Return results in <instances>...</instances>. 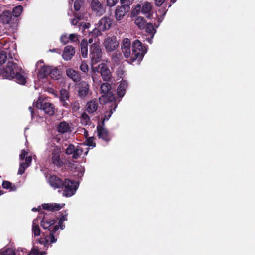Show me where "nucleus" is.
Instances as JSON below:
<instances>
[{
    "mask_svg": "<svg viewBox=\"0 0 255 255\" xmlns=\"http://www.w3.org/2000/svg\"><path fill=\"white\" fill-rule=\"evenodd\" d=\"M70 107H71L73 112H76L78 111L80 108L79 103L78 101H75L72 103H71Z\"/></svg>",
    "mask_w": 255,
    "mask_h": 255,
    "instance_id": "nucleus-48",
    "label": "nucleus"
},
{
    "mask_svg": "<svg viewBox=\"0 0 255 255\" xmlns=\"http://www.w3.org/2000/svg\"><path fill=\"white\" fill-rule=\"evenodd\" d=\"M129 11V8L127 6H118L115 11L116 19L117 21L122 20Z\"/></svg>",
    "mask_w": 255,
    "mask_h": 255,
    "instance_id": "nucleus-17",
    "label": "nucleus"
},
{
    "mask_svg": "<svg viewBox=\"0 0 255 255\" xmlns=\"http://www.w3.org/2000/svg\"><path fill=\"white\" fill-rule=\"evenodd\" d=\"M92 42H93V39H92V38H90V39H89V40H88V43H92Z\"/></svg>",
    "mask_w": 255,
    "mask_h": 255,
    "instance_id": "nucleus-63",
    "label": "nucleus"
},
{
    "mask_svg": "<svg viewBox=\"0 0 255 255\" xmlns=\"http://www.w3.org/2000/svg\"><path fill=\"white\" fill-rule=\"evenodd\" d=\"M141 12L143 14H146V16L148 18H150L152 15L150 12L152 9V5L150 3L146 2L143 4L142 6H141Z\"/></svg>",
    "mask_w": 255,
    "mask_h": 255,
    "instance_id": "nucleus-27",
    "label": "nucleus"
},
{
    "mask_svg": "<svg viewBox=\"0 0 255 255\" xmlns=\"http://www.w3.org/2000/svg\"><path fill=\"white\" fill-rule=\"evenodd\" d=\"M57 131L59 133L64 134L71 131L69 124L65 121L60 122L57 127Z\"/></svg>",
    "mask_w": 255,
    "mask_h": 255,
    "instance_id": "nucleus-22",
    "label": "nucleus"
},
{
    "mask_svg": "<svg viewBox=\"0 0 255 255\" xmlns=\"http://www.w3.org/2000/svg\"><path fill=\"white\" fill-rule=\"evenodd\" d=\"M112 25V20L109 17H104L98 22V28L101 31H104L110 29Z\"/></svg>",
    "mask_w": 255,
    "mask_h": 255,
    "instance_id": "nucleus-15",
    "label": "nucleus"
},
{
    "mask_svg": "<svg viewBox=\"0 0 255 255\" xmlns=\"http://www.w3.org/2000/svg\"><path fill=\"white\" fill-rule=\"evenodd\" d=\"M29 111L31 112L32 117H33V113H34V111H33V108L31 107H29Z\"/></svg>",
    "mask_w": 255,
    "mask_h": 255,
    "instance_id": "nucleus-62",
    "label": "nucleus"
},
{
    "mask_svg": "<svg viewBox=\"0 0 255 255\" xmlns=\"http://www.w3.org/2000/svg\"><path fill=\"white\" fill-rule=\"evenodd\" d=\"M98 108V104L96 100H92L86 104V110L89 113L95 112Z\"/></svg>",
    "mask_w": 255,
    "mask_h": 255,
    "instance_id": "nucleus-28",
    "label": "nucleus"
},
{
    "mask_svg": "<svg viewBox=\"0 0 255 255\" xmlns=\"http://www.w3.org/2000/svg\"><path fill=\"white\" fill-rule=\"evenodd\" d=\"M104 45L106 50L108 52H112L117 49L119 42L115 36L107 37L104 42Z\"/></svg>",
    "mask_w": 255,
    "mask_h": 255,
    "instance_id": "nucleus-10",
    "label": "nucleus"
},
{
    "mask_svg": "<svg viewBox=\"0 0 255 255\" xmlns=\"http://www.w3.org/2000/svg\"><path fill=\"white\" fill-rule=\"evenodd\" d=\"M122 52L125 58H128L129 62L132 63L137 61L141 62L145 53L147 52V48L139 40H134L132 44V52L130 47L127 48H122Z\"/></svg>",
    "mask_w": 255,
    "mask_h": 255,
    "instance_id": "nucleus-1",
    "label": "nucleus"
},
{
    "mask_svg": "<svg viewBox=\"0 0 255 255\" xmlns=\"http://www.w3.org/2000/svg\"><path fill=\"white\" fill-rule=\"evenodd\" d=\"M1 255H15V252L12 249L7 248L2 252Z\"/></svg>",
    "mask_w": 255,
    "mask_h": 255,
    "instance_id": "nucleus-45",
    "label": "nucleus"
},
{
    "mask_svg": "<svg viewBox=\"0 0 255 255\" xmlns=\"http://www.w3.org/2000/svg\"><path fill=\"white\" fill-rule=\"evenodd\" d=\"M104 126L101 124H98L97 126V130L98 136L99 138L108 142L110 140V137L109 136L108 130L103 127Z\"/></svg>",
    "mask_w": 255,
    "mask_h": 255,
    "instance_id": "nucleus-14",
    "label": "nucleus"
},
{
    "mask_svg": "<svg viewBox=\"0 0 255 255\" xmlns=\"http://www.w3.org/2000/svg\"><path fill=\"white\" fill-rule=\"evenodd\" d=\"M148 42L149 43H150V44H151L152 42V40L151 39L148 38Z\"/></svg>",
    "mask_w": 255,
    "mask_h": 255,
    "instance_id": "nucleus-64",
    "label": "nucleus"
},
{
    "mask_svg": "<svg viewBox=\"0 0 255 255\" xmlns=\"http://www.w3.org/2000/svg\"><path fill=\"white\" fill-rule=\"evenodd\" d=\"M35 106L38 109L42 110L44 113L50 116H53L55 112L53 104L46 101L45 99L39 98L35 102Z\"/></svg>",
    "mask_w": 255,
    "mask_h": 255,
    "instance_id": "nucleus-5",
    "label": "nucleus"
},
{
    "mask_svg": "<svg viewBox=\"0 0 255 255\" xmlns=\"http://www.w3.org/2000/svg\"><path fill=\"white\" fill-rule=\"evenodd\" d=\"M60 41L64 45L66 44L69 42V36H67L66 34H63L60 37Z\"/></svg>",
    "mask_w": 255,
    "mask_h": 255,
    "instance_id": "nucleus-50",
    "label": "nucleus"
},
{
    "mask_svg": "<svg viewBox=\"0 0 255 255\" xmlns=\"http://www.w3.org/2000/svg\"><path fill=\"white\" fill-rule=\"evenodd\" d=\"M140 12H141V5L137 4L131 11V15L132 16H135L139 14Z\"/></svg>",
    "mask_w": 255,
    "mask_h": 255,
    "instance_id": "nucleus-42",
    "label": "nucleus"
},
{
    "mask_svg": "<svg viewBox=\"0 0 255 255\" xmlns=\"http://www.w3.org/2000/svg\"><path fill=\"white\" fill-rule=\"evenodd\" d=\"M94 70L100 73L104 81L110 82L112 78V74L106 64L102 63L94 67Z\"/></svg>",
    "mask_w": 255,
    "mask_h": 255,
    "instance_id": "nucleus-8",
    "label": "nucleus"
},
{
    "mask_svg": "<svg viewBox=\"0 0 255 255\" xmlns=\"http://www.w3.org/2000/svg\"><path fill=\"white\" fill-rule=\"evenodd\" d=\"M108 82L102 83L100 86V91L103 95L99 97V102L102 104L114 102L115 104V96L111 91V85Z\"/></svg>",
    "mask_w": 255,
    "mask_h": 255,
    "instance_id": "nucleus-3",
    "label": "nucleus"
},
{
    "mask_svg": "<svg viewBox=\"0 0 255 255\" xmlns=\"http://www.w3.org/2000/svg\"><path fill=\"white\" fill-rule=\"evenodd\" d=\"M50 66H43L40 68L38 72V76L42 79L46 78L50 73Z\"/></svg>",
    "mask_w": 255,
    "mask_h": 255,
    "instance_id": "nucleus-26",
    "label": "nucleus"
},
{
    "mask_svg": "<svg viewBox=\"0 0 255 255\" xmlns=\"http://www.w3.org/2000/svg\"><path fill=\"white\" fill-rule=\"evenodd\" d=\"M40 219L41 216H38L33 221L32 231L35 236H39L41 234V230L38 222V220Z\"/></svg>",
    "mask_w": 255,
    "mask_h": 255,
    "instance_id": "nucleus-25",
    "label": "nucleus"
},
{
    "mask_svg": "<svg viewBox=\"0 0 255 255\" xmlns=\"http://www.w3.org/2000/svg\"><path fill=\"white\" fill-rule=\"evenodd\" d=\"M55 233L56 232H53L52 229H49V236H48V239H49V241L50 240V244L54 243L57 240L54 236Z\"/></svg>",
    "mask_w": 255,
    "mask_h": 255,
    "instance_id": "nucleus-37",
    "label": "nucleus"
},
{
    "mask_svg": "<svg viewBox=\"0 0 255 255\" xmlns=\"http://www.w3.org/2000/svg\"><path fill=\"white\" fill-rule=\"evenodd\" d=\"M78 186V182L69 179H65L63 183L64 189L63 191L62 195L67 197L73 195L76 192Z\"/></svg>",
    "mask_w": 255,
    "mask_h": 255,
    "instance_id": "nucleus-6",
    "label": "nucleus"
},
{
    "mask_svg": "<svg viewBox=\"0 0 255 255\" xmlns=\"http://www.w3.org/2000/svg\"><path fill=\"white\" fill-rule=\"evenodd\" d=\"M112 113H113V111H112V109L110 110V111L109 113L107 112V113L105 114L104 118L102 119V121L100 124L102 125L103 126H104L105 121L108 120L111 117Z\"/></svg>",
    "mask_w": 255,
    "mask_h": 255,
    "instance_id": "nucleus-49",
    "label": "nucleus"
},
{
    "mask_svg": "<svg viewBox=\"0 0 255 255\" xmlns=\"http://www.w3.org/2000/svg\"><path fill=\"white\" fill-rule=\"evenodd\" d=\"M78 23V20L76 19H73L71 21V24L74 25H76Z\"/></svg>",
    "mask_w": 255,
    "mask_h": 255,
    "instance_id": "nucleus-61",
    "label": "nucleus"
},
{
    "mask_svg": "<svg viewBox=\"0 0 255 255\" xmlns=\"http://www.w3.org/2000/svg\"><path fill=\"white\" fill-rule=\"evenodd\" d=\"M60 76L59 71L58 69L55 68L52 69L51 67L50 69V73L49 74V76L54 79H58L59 76Z\"/></svg>",
    "mask_w": 255,
    "mask_h": 255,
    "instance_id": "nucleus-36",
    "label": "nucleus"
},
{
    "mask_svg": "<svg viewBox=\"0 0 255 255\" xmlns=\"http://www.w3.org/2000/svg\"><path fill=\"white\" fill-rule=\"evenodd\" d=\"M90 26V24L89 23H85L84 24L83 27L84 29H88Z\"/></svg>",
    "mask_w": 255,
    "mask_h": 255,
    "instance_id": "nucleus-60",
    "label": "nucleus"
},
{
    "mask_svg": "<svg viewBox=\"0 0 255 255\" xmlns=\"http://www.w3.org/2000/svg\"><path fill=\"white\" fill-rule=\"evenodd\" d=\"M48 182L50 186L54 189L63 188L64 181L56 175L50 176Z\"/></svg>",
    "mask_w": 255,
    "mask_h": 255,
    "instance_id": "nucleus-16",
    "label": "nucleus"
},
{
    "mask_svg": "<svg viewBox=\"0 0 255 255\" xmlns=\"http://www.w3.org/2000/svg\"><path fill=\"white\" fill-rule=\"evenodd\" d=\"M83 153V149L79 146L75 147L73 144H70L65 150V154L71 155L72 159H77Z\"/></svg>",
    "mask_w": 255,
    "mask_h": 255,
    "instance_id": "nucleus-9",
    "label": "nucleus"
},
{
    "mask_svg": "<svg viewBox=\"0 0 255 255\" xmlns=\"http://www.w3.org/2000/svg\"><path fill=\"white\" fill-rule=\"evenodd\" d=\"M60 102L62 103V106L65 108H70L71 105V102L69 99L65 100L64 101H61Z\"/></svg>",
    "mask_w": 255,
    "mask_h": 255,
    "instance_id": "nucleus-52",
    "label": "nucleus"
},
{
    "mask_svg": "<svg viewBox=\"0 0 255 255\" xmlns=\"http://www.w3.org/2000/svg\"><path fill=\"white\" fill-rule=\"evenodd\" d=\"M22 9H23V7L21 5H19V6H17L13 8L12 12H11L12 15L15 17H18L20 15V14L22 12Z\"/></svg>",
    "mask_w": 255,
    "mask_h": 255,
    "instance_id": "nucleus-35",
    "label": "nucleus"
},
{
    "mask_svg": "<svg viewBox=\"0 0 255 255\" xmlns=\"http://www.w3.org/2000/svg\"><path fill=\"white\" fill-rule=\"evenodd\" d=\"M78 88V95L81 98H84L88 95L89 91V84L86 81H81L77 86Z\"/></svg>",
    "mask_w": 255,
    "mask_h": 255,
    "instance_id": "nucleus-11",
    "label": "nucleus"
},
{
    "mask_svg": "<svg viewBox=\"0 0 255 255\" xmlns=\"http://www.w3.org/2000/svg\"><path fill=\"white\" fill-rule=\"evenodd\" d=\"M66 75L75 82H79L81 79L80 73L72 68H68L66 70Z\"/></svg>",
    "mask_w": 255,
    "mask_h": 255,
    "instance_id": "nucleus-20",
    "label": "nucleus"
},
{
    "mask_svg": "<svg viewBox=\"0 0 255 255\" xmlns=\"http://www.w3.org/2000/svg\"><path fill=\"white\" fill-rule=\"evenodd\" d=\"M93 73L92 74V78L93 79V81L94 83H96L98 81H100V77L98 75V73L97 71H95L94 70V68H93Z\"/></svg>",
    "mask_w": 255,
    "mask_h": 255,
    "instance_id": "nucleus-47",
    "label": "nucleus"
},
{
    "mask_svg": "<svg viewBox=\"0 0 255 255\" xmlns=\"http://www.w3.org/2000/svg\"><path fill=\"white\" fill-rule=\"evenodd\" d=\"M39 242L41 244L44 245V247H48L49 245V239H48V236H46L45 237H41L39 239Z\"/></svg>",
    "mask_w": 255,
    "mask_h": 255,
    "instance_id": "nucleus-40",
    "label": "nucleus"
},
{
    "mask_svg": "<svg viewBox=\"0 0 255 255\" xmlns=\"http://www.w3.org/2000/svg\"><path fill=\"white\" fill-rule=\"evenodd\" d=\"M13 58L9 56L6 65L2 69L0 68V76L3 78L11 80L15 73L20 71V67L16 63L12 60Z\"/></svg>",
    "mask_w": 255,
    "mask_h": 255,
    "instance_id": "nucleus-2",
    "label": "nucleus"
},
{
    "mask_svg": "<svg viewBox=\"0 0 255 255\" xmlns=\"http://www.w3.org/2000/svg\"><path fill=\"white\" fill-rule=\"evenodd\" d=\"M134 23L137 26L139 29H144L147 23L144 17L139 16L135 18Z\"/></svg>",
    "mask_w": 255,
    "mask_h": 255,
    "instance_id": "nucleus-30",
    "label": "nucleus"
},
{
    "mask_svg": "<svg viewBox=\"0 0 255 255\" xmlns=\"http://www.w3.org/2000/svg\"><path fill=\"white\" fill-rule=\"evenodd\" d=\"M23 73L24 71L21 67H20V71H18V73H15L12 79L21 85H25L27 82V81L26 78L24 76Z\"/></svg>",
    "mask_w": 255,
    "mask_h": 255,
    "instance_id": "nucleus-21",
    "label": "nucleus"
},
{
    "mask_svg": "<svg viewBox=\"0 0 255 255\" xmlns=\"http://www.w3.org/2000/svg\"><path fill=\"white\" fill-rule=\"evenodd\" d=\"M12 12L10 10H5L0 15V18L3 24H9L12 18Z\"/></svg>",
    "mask_w": 255,
    "mask_h": 255,
    "instance_id": "nucleus-23",
    "label": "nucleus"
},
{
    "mask_svg": "<svg viewBox=\"0 0 255 255\" xmlns=\"http://www.w3.org/2000/svg\"><path fill=\"white\" fill-rule=\"evenodd\" d=\"M75 53L74 47L71 45L66 46L64 49L62 57L65 60H70Z\"/></svg>",
    "mask_w": 255,
    "mask_h": 255,
    "instance_id": "nucleus-19",
    "label": "nucleus"
},
{
    "mask_svg": "<svg viewBox=\"0 0 255 255\" xmlns=\"http://www.w3.org/2000/svg\"><path fill=\"white\" fill-rule=\"evenodd\" d=\"M69 41L75 42L78 41V35L77 34H71L69 36Z\"/></svg>",
    "mask_w": 255,
    "mask_h": 255,
    "instance_id": "nucleus-51",
    "label": "nucleus"
},
{
    "mask_svg": "<svg viewBox=\"0 0 255 255\" xmlns=\"http://www.w3.org/2000/svg\"><path fill=\"white\" fill-rule=\"evenodd\" d=\"M41 221H40V225L44 229H48V230L49 231V229H52V228H50L51 226L53 225H54L56 223V220L55 219H49L47 215L46 214H44L43 216L42 213H41Z\"/></svg>",
    "mask_w": 255,
    "mask_h": 255,
    "instance_id": "nucleus-12",
    "label": "nucleus"
},
{
    "mask_svg": "<svg viewBox=\"0 0 255 255\" xmlns=\"http://www.w3.org/2000/svg\"><path fill=\"white\" fill-rule=\"evenodd\" d=\"M69 99V94L66 89H62L60 91V94L59 97L60 101H64Z\"/></svg>",
    "mask_w": 255,
    "mask_h": 255,
    "instance_id": "nucleus-33",
    "label": "nucleus"
},
{
    "mask_svg": "<svg viewBox=\"0 0 255 255\" xmlns=\"http://www.w3.org/2000/svg\"><path fill=\"white\" fill-rule=\"evenodd\" d=\"M128 84L126 80H122L117 88V94L119 97H123L126 93V90L128 87Z\"/></svg>",
    "mask_w": 255,
    "mask_h": 255,
    "instance_id": "nucleus-24",
    "label": "nucleus"
},
{
    "mask_svg": "<svg viewBox=\"0 0 255 255\" xmlns=\"http://www.w3.org/2000/svg\"><path fill=\"white\" fill-rule=\"evenodd\" d=\"M2 187L4 189H10L11 191H14L16 190V187L15 185L12 186V183L8 181H4L2 183Z\"/></svg>",
    "mask_w": 255,
    "mask_h": 255,
    "instance_id": "nucleus-34",
    "label": "nucleus"
},
{
    "mask_svg": "<svg viewBox=\"0 0 255 255\" xmlns=\"http://www.w3.org/2000/svg\"><path fill=\"white\" fill-rule=\"evenodd\" d=\"M27 167V166H26V164L24 162L20 163L18 171V174L20 175H22L24 173L25 169Z\"/></svg>",
    "mask_w": 255,
    "mask_h": 255,
    "instance_id": "nucleus-44",
    "label": "nucleus"
},
{
    "mask_svg": "<svg viewBox=\"0 0 255 255\" xmlns=\"http://www.w3.org/2000/svg\"><path fill=\"white\" fill-rule=\"evenodd\" d=\"M165 1V0H155V4L157 6H160Z\"/></svg>",
    "mask_w": 255,
    "mask_h": 255,
    "instance_id": "nucleus-59",
    "label": "nucleus"
},
{
    "mask_svg": "<svg viewBox=\"0 0 255 255\" xmlns=\"http://www.w3.org/2000/svg\"><path fill=\"white\" fill-rule=\"evenodd\" d=\"M81 8V5L79 2L76 1L74 3V8L75 10V11H78L80 10Z\"/></svg>",
    "mask_w": 255,
    "mask_h": 255,
    "instance_id": "nucleus-56",
    "label": "nucleus"
},
{
    "mask_svg": "<svg viewBox=\"0 0 255 255\" xmlns=\"http://www.w3.org/2000/svg\"><path fill=\"white\" fill-rule=\"evenodd\" d=\"M27 154V152L25 150H22L20 155V158L21 160H24Z\"/></svg>",
    "mask_w": 255,
    "mask_h": 255,
    "instance_id": "nucleus-57",
    "label": "nucleus"
},
{
    "mask_svg": "<svg viewBox=\"0 0 255 255\" xmlns=\"http://www.w3.org/2000/svg\"><path fill=\"white\" fill-rule=\"evenodd\" d=\"M61 150L60 147L54 146L51 150V153L49 156V163L56 168H62L64 163L60 158Z\"/></svg>",
    "mask_w": 255,
    "mask_h": 255,
    "instance_id": "nucleus-4",
    "label": "nucleus"
},
{
    "mask_svg": "<svg viewBox=\"0 0 255 255\" xmlns=\"http://www.w3.org/2000/svg\"><path fill=\"white\" fill-rule=\"evenodd\" d=\"M118 2V0H107V5L109 7H112L116 5Z\"/></svg>",
    "mask_w": 255,
    "mask_h": 255,
    "instance_id": "nucleus-54",
    "label": "nucleus"
},
{
    "mask_svg": "<svg viewBox=\"0 0 255 255\" xmlns=\"http://www.w3.org/2000/svg\"><path fill=\"white\" fill-rule=\"evenodd\" d=\"M102 52L99 43H94L90 46V57L92 65L100 61L102 58Z\"/></svg>",
    "mask_w": 255,
    "mask_h": 255,
    "instance_id": "nucleus-7",
    "label": "nucleus"
},
{
    "mask_svg": "<svg viewBox=\"0 0 255 255\" xmlns=\"http://www.w3.org/2000/svg\"><path fill=\"white\" fill-rule=\"evenodd\" d=\"M144 29H145L146 32L149 34L151 36V38H152L156 32L153 24L151 23H147Z\"/></svg>",
    "mask_w": 255,
    "mask_h": 255,
    "instance_id": "nucleus-31",
    "label": "nucleus"
},
{
    "mask_svg": "<svg viewBox=\"0 0 255 255\" xmlns=\"http://www.w3.org/2000/svg\"><path fill=\"white\" fill-rule=\"evenodd\" d=\"M81 122L82 124L85 125H89L90 123V118L87 114L85 112L82 114L81 116Z\"/></svg>",
    "mask_w": 255,
    "mask_h": 255,
    "instance_id": "nucleus-32",
    "label": "nucleus"
},
{
    "mask_svg": "<svg viewBox=\"0 0 255 255\" xmlns=\"http://www.w3.org/2000/svg\"><path fill=\"white\" fill-rule=\"evenodd\" d=\"M90 6L92 11L97 15L100 16L105 12L103 5L98 0H92Z\"/></svg>",
    "mask_w": 255,
    "mask_h": 255,
    "instance_id": "nucleus-13",
    "label": "nucleus"
},
{
    "mask_svg": "<svg viewBox=\"0 0 255 255\" xmlns=\"http://www.w3.org/2000/svg\"><path fill=\"white\" fill-rule=\"evenodd\" d=\"M63 221L59 220L58 225H55L52 228V230L53 232H56L59 228L61 230H63L65 228V224L63 223Z\"/></svg>",
    "mask_w": 255,
    "mask_h": 255,
    "instance_id": "nucleus-39",
    "label": "nucleus"
},
{
    "mask_svg": "<svg viewBox=\"0 0 255 255\" xmlns=\"http://www.w3.org/2000/svg\"><path fill=\"white\" fill-rule=\"evenodd\" d=\"M80 48L82 56L83 58H86L88 55V42L84 39L80 43Z\"/></svg>",
    "mask_w": 255,
    "mask_h": 255,
    "instance_id": "nucleus-29",
    "label": "nucleus"
},
{
    "mask_svg": "<svg viewBox=\"0 0 255 255\" xmlns=\"http://www.w3.org/2000/svg\"><path fill=\"white\" fill-rule=\"evenodd\" d=\"M134 0H121V6H127L130 10V5L133 3Z\"/></svg>",
    "mask_w": 255,
    "mask_h": 255,
    "instance_id": "nucleus-41",
    "label": "nucleus"
},
{
    "mask_svg": "<svg viewBox=\"0 0 255 255\" xmlns=\"http://www.w3.org/2000/svg\"><path fill=\"white\" fill-rule=\"evenodd\" d=\"M65 204H58L55 203H45L42 205L43 209L51 212L58 211L62 209Z\"/></svg>",
    "mask_w": 255,
    "mask_h": 255,
    "instance_id": "nucleus-18",
    "label": "nucleus"
},
{
    "mask_svg": "<svg viewBox=\"0 0 255 255\" xmlns=\"http://www.w3.org/2000/svg\"><path fill=\"white\" fill-rule=\"evenodd\" d=\"M80 69L81 71H82L84 72H86L88 70V66L85 63H82L80 66Z\"/></svg>",
    "mask_w": 255,
    "mask_h": 255,
    "instance_id": "nucleus-55",
    "label": "nucleus"
},
{
    "mask_svg": "<svg viewBox=\"0 0 255 255\" xmlns=\"http://www.w3.org/2000/svg\"><path fill=\"white\" fill-rule=\"evenodd\" d=\"M31 161H32V157L28 156L25 158V163L26 164V166H27V167H29Z\"/></svg>",
    "mask_w": 255,
    "mask_h": 255,
    "instance_id": "nucleus-58",
    "label": "nucleus"
},
{
    "mask_svg": "<svg viewBox=\"0 0 255 255\" xmlns=\"http://www.w3.org/2000/svg\"><path fill=\"white\" fill-rule=\"evenodd\" d=\"M87 145L88 146H95V143H94V138L93 137H89L86 140Z\"/></svg>",
    "mask_w": 255,
    "mask_h": 255,
    "instance_id": "nucleus-53",
    "label": "nucleus"
},
{
    "mask_svg": "<svg viewBox=\"0 0 255 255\" xmlns=\"http://www.w3.org/2000/svg\"><path fill=\"white\" fill-rule=\"evenodd\" d=\"M45 252H39L38 249L34 247L31 250V252L27 255H45Z\"/></svg>",
    "mask_w": 255,
    "mask_h": 255,
    "instance_id": "nucleus-38",
    "label": "nucleus"
},
{
    "mask_svg": "<svg viewBox=\"0 0 255 255\" xmlns=\"http://www.w3.org/2000/svg\"><path fill=\"white\" fill-rule=\"evenodd\" d=\"M131 42L128 38H124L122 41V48L130 47Z\"/></svg>",
    "mask_w": 255,
    "mask_h": 255,
    "instance_id": "nucleus-46",
    "label": "nucleus"
},
{
    "mask_svg": "<svg viewBox=\"0 0 255 255\" xmlns=\"http://www.w3.org/2000/svg\"><path fill=\"white\" fill-rule=\"evenodd\" d=\"M67 215L68 213L66 210L63 211L62 212L60 213V215H59V217H57V220H61L63 221H65L67 220Z\"/></svg>",
    "mask_w": 255,
    "mask_h": 255,
    "instance_id": "nucleus-43",
    "label": "nucleus"
}]
</instances>
